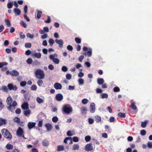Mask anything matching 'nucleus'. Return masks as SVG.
Listing matches in <instances>:
<instances>
[{"instance_id": "1", "label": "nucleus", "mask_w": 152, "mask_h": 152, "mask_svg": "<svg viewBox=\"0 0 152 152\" xmlns=\"http://www.w3.org/2000/svg\"><path fill=\"white\" fill-rule=\"evenodd\" d=\"M36 78L39 79H43L45 78V74L44 71L42 69H38L35 72Z\"/></svg>"}, {"instance_id": "2", "label": "nucleus", "mask_w": 152, "mask_h": 152, "mask_svg": "<svg viewBox=\"0 0 152 152\" xmlns=\"http://www.w3.org/2000/svg\"><path fill=\"white\" fill-rule=\"evenodd\" d=\"M1 132L4 136L8 140H10L12 138V135L8 130L3 129L1 130Z\"/></svg>"}, {"instance_id": "3", "label": "nucleus", "mask_w": 152, "mask_h": 152, "mask_svg": "<svg viewBox=\"0 0 152 152\" xmlns=\"http://www.w3.org/2000/svg\"><path fill=\"white\" fill-rule=\"evenodd\" d=\"M63 112L66 114H69L72 111V107L69 105L66 104L64 105L62 107Z\"/></svg>"}, {"instance_id": "4", "label": "nucleus", "mask_w": 152, "mask_h": 152, "mask_svg": "<svg viewBox=\"0 0 152 152\" xmlns=\"http://www.w3.org/2000/svg\"><path fill=\"white\" fill-rule=\"evenodd\" d=\"M17 105V103L16 101H14L11 104H7V107L9 111L13 112L15 109V107Z\"/></svg>"}, {"instance_id": "5", "label": "nucleus", "mask_w": 152, "mask_h": 152, "mask_svg": "<svg viewBox=\"0 0 152 152\" xmlns=\"http://www.w3.org/2000/svg\"><path fill=\"white\" fill-rule=\"evenodd\" d=\"M57 55L56 54H54V55H51L50 56V58L53 60V62L56 64H58L59 62V59L57 58H54V57H57Z\"/></svg>"}, {"instance_id": "6", "label": "nucleus", "mask_w": 152, "mask_h": 152, "mask_svg": "<svg viewBox=\"0 0 152 152\" xmlns=\"http://www.w3.org/2000/svg\"><path fill=\"white\" fill-rule=\"evenodd\" d=\"M16 134L18 136L21 137L24 134L23 130L20 127H19L17 131Z\"/></svg>"}, {"instance_id": "7", "label": "nucleus", "mask_w": 152, "mask_h": 152, "mask_svg": "<svg viewBox=\"0 0 152 152\" xmlns=\"http://www.w3.org/2000/svg\"><path fill=\"white\" fill-rule=\"evenodd\" d=\"M7 87L8 89L10 90H13L16 91L18 89V88L16 86H14L11 83H9L8 84Z\"/></svg>"}, {"instance_id": "8", "label": "nucleus", "mask_w": 152, "mask_h": 152, "mask_svg": "<svg viewBox=\"0 0 152 152\" xmlns=\"http://www.w3.org/2000/svg\"><path fill=\"white\" fill-rule=\"evenodd\" d=\"M93 149V147L91 144H88L86 145L85 150L87 151H91Z\"/></svg>"}, {"instance_id": "9", "label": "nucleus", "mask_w": 152, "mask_h": 152, "mask_svg": "<svg viewBox=\"0 0 152 152\" xmlns=\"http://www.w3.org/2000/svg\"><path fill=\"white\" fill-rule=\"evenodd\" d=\"M55 42L57 44H58L60 48H62L64 44L63 41L61 39L59 40L56 39L55 40Z\"/></svg>"}, {"instance_id": "10", "label": "nucleus", "mask_w": 152, "mask_h": 152, "mask_svg": "<svg viewBox=\"0 0 152 152\" xmlns=\"http://www.w3.org/2000/svg\"><path fill=\"white\" fill-rule=\"evenodd\" d=\"M55 98L57 101H60L63 99V96L62 94H58L56 95Z\"/></svg>"}, {"instance_id": "11", "label": "nucleus", "mask_w": 152, "mask_h": 152, "mask_svg": "<svg viewBox=\"0 0 152 152\" xmlns=\"http://www.w3.org/2000/svg\"><path fill=\"white\" fill-rule=\"evenodd\" d=\"M54 87L56 90L61 89L62 86L59 83H55L54 85Z\"/></svg>"}, {"instance_id": "12", "label": "nucleus", "mask_w": 152, "mask_h": 152, "mask_svg": "<svg viewBox=\"0 0 152 152\" xmlns=\"http://www.w3.org/2000/svg\"><path fill=\"white\" fill-rule=\"evenodd\" d=\"M13 12L17 16L19 15L21 13V11L20 9L18 8H15L13 10Z\"/></svg>"}, {"instance_id": "13", "label": "nucleus", "mask_w": 152, "mask_h": 152, "mask_svg": "<svg viewBox=\"0 0 152 152\" xmlns=\"http://www.w3.org/2000/svg\"><path fill=\"white\" fill-rule=\"evenodd\" d=\"M10 74L12 76H17L19 75V72L16 70H12L10 72Z\"/></svg>"}, {"instance_id": "14", "label": "nucleus", "mask_w": 152, "mask_h": 152, "mask_svg": "<svg viewBox=\"0 0 152 152\" xmlns=\"http://www.w3.org/2000/svg\"><path fill=\"white\" fill-rule=\"evenodd\" d=\"M36 125V123L32 122H29L27 124L28 126L29 129H32Z\"/></svg>"}, {"instance_id": "15", "label": "nucleus", "mask_w": 152, "mask_h": 152, "mask_svg": "<svg viewBox=\"0 0 152 152\" xmlns=\"http://www.w3.org/2000/svg\"><path fill=\"white\" fill-rule=\"evenodd\" d=\"M95 104L92 103L90 104V112L91 113H94L95 112Z\"/></svg>"}, {"instance_id": "16", "label": "nucleus", "mask_w": 152, "mask_h": 152, "mask_svg": "<svg viewBox=\"0 0 152 152\" xmlns=\"http://www.w3.org/2000/svg\"><path fill=\"white\" fill-rule=\"evenodd\" d=\"M7 123L6 120L4 119L0 118V126L6 125Z\"/></svg>"}, {"instance_id": "17", "label": "nucleus", "mask_w": 152, "mask_h": 152, "mask_svg": "<svg viewBox=\"0 0 152 152\" xmlns=\"http://www.w3.org/2000/svg\"><path fill=\"white\" fill-rule=\"evenodd\" d=\"M23 110L28 109V105L27 102H24L21 106Z\"/></svg>"}, {"instance_id": "18", "label": "nucleus", "mask_w": 152, "mask_h": 152, "mask_svg": "<svg viewBox=\"0 0 152 152\" xmlns=\"http://www.w3.org/2000/svg\"><path fill=\"white\" fill-rule=\"evenodd\" d=\"M45 126L47 128L48 131H51L52 128V125L50 124H46Z\"/></svg>"}, {"instance_id": "19", "label": "nucleus", "mask_w": 152, "mask_h": 152, "mask_svg": "<svg viewBox=\"0 0 152 152\" xmlns=\"http://www.w3.org/2000/svg\"><path fill=\"white\" fill-rule=\"evenodd\" d=\"M118 116L120 118H124L126 117V115L125 113L119 112L118 114Z\"/></svg>"}, {"instance_id": "20", "label": "nucleus", "mask_w": 152, "mask_h": 152, "mask_svg": "<svg viewBox=\"0 0 152 152\" xmlns=\"http://www.w3.org/2000/svg\"><path fill=\"white\" fill-rule=\"evenodd\" d=\"M130 107L133 110H136L137 109V107L135 105L134 102H132L131 103Z\"/></svg>"}, {"instance_id": "21", "label": "nucleus", "mask_w": 152, "mask_h": 152, "mask_svg": "<svg viewBox=\"0 0 152 152\" xmlns=\"http://www.w3.org/2000/svg\"><path fill=\"white\" fill-rule=\"evenodd\" d=\"M97 81L98 83L100 85L103 84L104 82V80L102 78H98Z\"/></svg>"}, {"instance_id": "22", "label": "nucleus", "mask_w": 152, "mask_h": 152, "mask_svg": "<svg viewBox=\"0 0 152 152\" xmlns=\"http://www.w3.org/2000/svg\"><path fill=\"white\" fill-rule=\"evenodd\" d=\"M64 149V146L63 145H58L57 146V151H63Z\"/></svg>"}, {"instance_id": "23", "label": "nucleus", "mask_w": 152, "mask_h": 152, "mask_svg": "<svg viewBox=\"0 0 152 152\" xmlns=\"http://www.w3.org/2000/svg\"><path fill=\"white\" fill-rule=\"evenodd\" d=\"M42 144L44 146H47L49 145L48 142L47 140H45L43 141L42 142Z\"/></svg>"}, {"instance_id": "24", "label": "nucleus", "mask_w": 152, "mask_h": 152, "mask_svg": "<svg viewBox=\"0 0 152 152\" xmlns=\"http://www.w3.org/2000/svg\"><path fill=\"white\" fill-rule=\"evenodd\" d=\"M95 118L97 123H99L101 121V117L98 115L95 117Z\"/></svg>"}, {"instance_id": "25", "label": "nucleus", "mask_w": 152, "mask_h": 152, "mask_svg": "<svg viewBox=\"0 0 152 152\" xmlns=\"http://www.w3.org/2000/svg\"><path fill=\"white\" fill-rule=\"evenodd\" d=\"M34 56L35 57L37 58H39L41 57V55L40 53H35L34 54Z\"/></svg>"}, {"instance_id": "26", "label": "nucleus", "mask_w": 152, "mask_h": 152, "mask_svg": "<svg viewBox=\"0 0 152 152\" xmlns=\"http://www.w3.org/2000/svg\"><path fill=\"white\" fill-rule=\"evenodd\" d=\"M7 104H12V99L10 96L8 97L7 99Z\"/></svg>"}, {"instance_id": "27", "label": "nucleus", "mask_w": 152, "mask_h": 152, "mask_svg": "<svg viewBox=\"0 0 152 152\" xmlns=\"http://www.w3.org/2000/svg\"><path fill=\"white\" fill-rule=\"evenodd\" d=\"M37 18L38 19H39L41 17V15L42 13V12L41 11H40L39 10H37Z\"/></svg>"}, {"instance_id": "28", "label": "nucleus", "mask_w": 152, "mask_h": 152, "mask_svg": "<svg viewBox=\"0 0 152 152\" xmlns=\"http://www.w3.org/2000/svg\"><path fill=\"white\" fill-rule=\"evenodd\" d=\"M6 148L8 150H11L13 148V146L11 144H8L6 146Z\"/></svg>"}, {"instance_id": "29", "label": "nucleus", "mask_w": 152, "mask_h": 152, "mask_svg": "<svg viewBox=\"0 0 152 152\" xmlns=\"http://www.w3.org/2000/svg\"><path fill=\"white\" fill-rule=\"evenodd\" d=\"M31 113V111L30 110H25L24 111V114L26 116H27L29 115Z\"/></svg>"}, {"instance_id": "30", "label": "nucleus", "mask_w": 152, "mask_h": 152, "mask_svg": "<svg viewBox=\"0 0 152 152\" xmlns=\"http://www.w3.org/2000/svg\"><path fill=\"white\" fill-rule=\"evenodd\" d=\"M79 148V145L77 144H75L73 146L72 150H77Z\"/></svg>"}, {"instance_id": "31", "label": "nucleus", "mask_w": 152, "mask_h": 152, "mask_svg": "<svg viewBox=\"0 0 152 152\" xmlns=\"http://www.w3.org/2000/svg\"><path fill=\"white\" fill-rule=\"evenodd\" d=\"M36 100L37 102L39 104L42 103L43 102V100L38 97L37 98Z\"/></svg>"}, {"instance_id": "32", "label": "nucleus", "mask_w": 152, "mask_h": 152, "mask_svg": "<svg viewBox=\"0 0 152 152\" xmlns=\"http://www.w3.org/2000/svg\"><path fill=\"white\" fill-rule=\"evenodd\" d=\"M13 6V4L12 2H9L7 4V7L8 8H11Z\"/></svg>"}, {"instance_id": "33", "label": "nucleus", "mask_w": 152, "mask_h": 152, "mask_svg": "<svg viewBox=\"0 0 152 152\" xmlns=\"http://www.w3.org/2000/svg\"><path fill=\"white\" fill-rule=\"evenodd\" d=\"M81 111L82 114H85L87 111V109L86 107H81L80 109Z\"/></svg>"}, {"instance_id": "34", "label": "nucleus", "mask_w": 152, "mask_h": 152, "mask_svg": "<svg viewBox=\"0 0 152 152\" xmlns=\"http://www.w3.org/2000/svg\"><path fill=\"white\" fill-rule=\"evenodd\" d=\"M78 82L80 86L82 85L84 83V81L83 79H79L78 80Z\"/></svg>"}, {"instance_id": "35", "label": "nucleus", "mask_w": 152, "mask_h": 152, "mask_svg": "<svg viewBox=\"0 0 152 152\" xmlns=\"http://www.w3.org/2000/svg\"><path fill=\"white\" fill-rule=\"evenodd\" d=\"M108 97V95L106 93H102L101 95V98L102 99L106 98L107 99Z\"/></svg>"}, {"instance_id": "36", "label": "nucleus", "mask_w": 152, "mask_h": 152, "mask_svg": "<svg viewBox=\"0 0 152 152\" xmlns=\"http://www.w3.org/2000/svg\"><path fill=\"white\" fill-rule=\"evenodd\" d=\"M5 22L7 26L10 27L11 26V23L10 20H5Z\"/></svg>"}, {"instance_id": "37", "label": "nucleus", "mask_w": 152, "mask_h": 152, "mask_svg": "<svg viewBox=\"0 0 152 152\" xmlns=\"http://www.w3.org/2000/svg\"><path fill=\"white\" fill-rule=\"evenodd\" d=\"M14 121L18 124H19L20 122V119L18 117L15 118L14 119Z\"/></svg>"}, {"instance_id": "38", "label": "nucleus", "mask_w": 152, "mask_h": 152, "mask_svg": "<svg viewBox=\"0 0 152 152\" xmlns=\"http://www.w3.org/2000/svg\"><path fill=\"white\" fill-rule=\"evenodd\" d=\"M25 46L26 48H30L31 46V43L27 42L25 43Z\"/></svg>"}, {"instance_id": "39", "label": "nucleus", "mask_w": 152, "mask_h": 152, "mask_svg": "<svg viewBox=\"0 0 152 152\" xmlns=\"http://www.w3.org/2000/svg\"><path fill=\"white\" fill-rule=\"evenodd\" d=\"M87 56L88 57L91 56L92 53V50L91 49H89V50L87 52Z\"/></svg>"}, {"instance_id": "40", "label": "nucleus", "mask_w": 152, "mask_h": 152, "mask_svg": "<svg viewBox=\"0 0 152 152\" xmlns=\"http://www.w3.org/2000/svg\"><path fill=\"white\" fill-rule=\"evenodd\" d=\"M147 124V121L142 122L141 124V126L142 128H145Z\"/></svg>"}, {"instance_id": "41", "label": "nucleus", "mask_w": 152, "mask_h": 152, "mask_svg": "<svg viewBox=\"0 0 152 152\" xmlns=\"http://www.w3.org/2000/svg\"><path fill=\"white\" fill-rule=\"evenodd\" d=\"M75 42L78 44H79L81 42V39L78 37H76L75 38Z\"/></svg>"}, {"instance_id": "42", "label": "nucleus", "mask_w": 152, "mask_h": 152, "mask_svg": "<svg viewBox=\"0 0 152 152\" xmlns=\"http://www.w3.org/2000/svg\"><path fill=\"white\" fill-rule=\"evenodd\" d=\"M1 89L4 91H5L6 92H8V89L7 88L6 86H3L1 87Z\"/></svg>"}, {"instance_id": "43", "label": "nucleus", "mask_w": 152, "mask_h": 152, "mask_svg": "<svg viewBox=\"0 0 152 152\" xmlns=\"http://www.w3.org/2000/svg\"><path fill=\"white\" fill-rule=\"evenodd\" d=\"M26 36L27 37L31 39H33L34 37L33 34H31L30 33H28L27 34Z\"/></svg>"}, {"instance_id": "44", "label": "nucleus", "mask_w": 152, "mask_h": 152, "mask_svg": "<svg viewBox=\"0 0 152 152\" xmlns=\"http://www.w3.org/2000/svg\"><path fill=\"white\" fill-rule=\"evenodd\" d=\"M85 139L86 142H88L90 140L91 137L90 136L88 135L85 137Z\"/></svg>"}, {"instance_id": "45", "label": "nucleus", "mask_w": 152, "mask_h": 152, "mask_svg": "<svg viewBox=\"0 0 152 152\" xmlns=\"http://www.w3.org/2000/svg\"><path fill=\"white\" fill-rule=\"evenodd\" d=\"M146 134V131L145 130L143 129L141 131L140 134L142 136H144Z\"/></svg>"}, {"instance_id": "46", "label": "nucleus", "mask_w": 152, "mask_h": 152, "mask_svg": "<svg viewBox=\"0 0 152 152\" xmlns=\"http://www.w3.org/2000/svg\"><path fill=\"white\" fill-rule=\"evenodd\" d=\"M72 140L74 142H77L79 141V138L77 137H74L72 138Z\"/></svg>"}, {"instance_id": "47", "label": "nucleus", "mask_w": 152, "mask_h": 152, "mask_svg": "<svg viewBox=\"0 0 152 152\" xmlns=\"http://www.w3.org/2000/svg\"><path fill=\"white\" fill-rule=\"evenodd\" d=\"M58 120V118L56 116L53 117L52 119V121L54 122H56Z\"/></svg>"}, {"instance_id": "48", "label": "nucleus", "mask_w": 152, "mask_h": 152, "mask_svg": "<svg viewBox=\"0 0 152 152\" xmlns=\"http://www.w3.org/2000/svg\"><path fill=\"white\" fill-rule=\"evenodd\" d=\"M113 90L115 92H118L120 91V89L118 87H115L114 88Z\"/></svg>"}, {"instance_id": "49", "label": "nucleus", "mask_w": 152, "mask_h": 152, "mask_svg": "<svg viewBox=\"0 0 152 152\" xmlns=\"http://www.w3.org/2000/svg\"><path fill=\"white\" fill-rule=\"evenodd\" d=\"M7 63L5 62H0V68L4 66L7 65Z\"/></svg>"}, {"instance_id": "50", "label": "nucleus", "mask_w": 152, "mask_h": 152, "mask_svg": "<svg viewBox=\"0 0 152 152\" xmlns=\"http://www.w3.org/2000/svg\"><path fill=\"white\" fill-rule=\"evenodd\" d=\"M43 83V82L41 80H39L37 82V83L38 85L40 86H41Z\"/></svg>"}, {"instance_id": "51", "label": "nucleus", "mask_w": 152, "mask_h": 152, "mask_svg": "<svg viewBox=\"0 0 152 152\" xmlns=\"http://www.w3.org/2000/svg\"><path fill=\"white\" fill-rule=\"evenodd\" d=\"M88 100L86 99H83L82 101V103L83 104H86L88 102Z\"/></svg>"}, {"instance_id": "52", "label": "nucleus", "mask_w": 152, "mask_h": 152, "mask_svg": "<svg viewBox=\"0 0 152 152\" xmlns=\"http://www.w3.org/2000/svg\"><path fill=\"white\" fill-rule=\"evenodd\" d=\"M26 62L28 64H31L32 63L33 61L31 58H29L27 59Z\"/></svg>"}, {"instance_id": "53", "label": "nucleus", "mask_w": 152, "mask_h": 152, "mask_svg": "<svg viewBox=\"0 0 152 152\" xmlns=\"http://www.w3.org/2000/svg\"><path fill=\"white\" fill-rule=\"evenodd\" d=\"M4 107V105L3 103L2 100L0 98V108L2 109Z\"/></svg>"}, {"instance_id": "54", "label": "nucleus", "mask_w": 152, "mask_h": 152, "mask_svg": "<svg viewBox=\"0 0 152 152\" xmlns=\"http://www.w3.org/2000/svg\"><path fill=\"white\" fill-rule=\"evenodd\" d=\"M26 84V81H22L20 83V85L21 86L24 87Z\"/></svg>"}, {"instance_id": "55", "label": "nucleus", "mask_w": 152, "mask_h": 152, "mask_svg": "<svg viewBox=\"0 0 152 152\" xmlns=\"http://www.w3.org/2000/svg\"><path fill=\"white\" fill-rule=\"evenodd\" d=\"M20 23L24 28L27 27V25L26 23L23 21L21 20L20 22Z\"/></svg>"}, {"instance_id": "56", "label": "nucleus", "mask_w": 152, "mask_h": 152, "mask_svg": "<svg viewBox=\"0 0 152 152\" xmlns=\"http://www.w3.org/2000/svg\"><path fill=\"white\" fill-rule=\"evenodd\" d=\"M49 42L50 45H52L54 43V41L53 39L50 38L49 40Z\"/></svg>"}, {"instance_id": "57", "label": "nucleus", "mask_w": 152, "mask_h": 152, "mask_svg": "<svg viewBox=\"0 0 152 152\" xmlns=\"http://www.w3.org/2000/svg\"><path fill=\"white\" fill-rule=\"evenodd\" d=\"M45 22L47 23H49L51 22L50 18L49 16H48L47 20H45Z\"/></svg>"}, {"instance_id": "58", "label": "nucleus", "mask_w": 152, "mask_h": 152, "mask_svg": "<svg viewBox=\"0 0 152 152\" xmlns=\"http://www.w3.org/2000/svg\"><path fill=\"white\" fill-rule=\"evenodd\" d=\"M61 69L63 71L66 72L67 71L68 68L66 66H63L62 67Z\"/></svg>"}, {"instance_id": "59", "label": "nucleus", "mask_w": 152, "mask_h": 152, "mask_svg": "<svg viewBox=\"0 0 152 152\" xmlns=\"http://www.w3.org/2000/svg\"><path fill=\"white\" fill-rule=\"evenodd\" d=\"M15 112L16 114H20L21 112V110L20 108H17L15 110Z\"/></svg>"}, {"instance_id": "60", "label": "nucleus", "mask_w": 152, "mask_h": 152, "mask_svg": "<svg viewBox=\"0 0 152 152\" xmlns=\"http://www.w3.org/2000/svg\"><path fill=\"white\" fill-rule=\"evenodd\" d=\"M31 89L32 90L35 91L37 89V86L36 85H33L31 87Z\"/></svg>"}, {"instance_id": "61", "label": "nucleus", "mask_w": 152, "mask_h": 152, "mask_svg": "<svg viewBox=\"0 0 152 152\" xmlns=\"http://www.w3.org/2000/svg\"><path fill=\"white\" fill-rule=\"evenodd\" d=\"M67 135L69 136H71L73 135L72 132L71 131L69 130L67 132Z\"/></svg>"}, {"instance_id": "62", "label": "nucleus", "mask_w": 152, "mask_h": 152, "mask_svg": "<svg viewBox=\"0 0 152 152\" xmlns=\"http://www.w3.org/2000/svg\"><path fill=\"white\" fill-rule=\"evenodd\" d=\"M33 64L37 66L38 65H40V63L39 61H38L37 60H36L34 61Z\"/></svg>"}, {"instance_id": "63", "label": "nucleus", "mask_w": 152, "mask_h": 152, "mask_svg": "<svg viewBox=\"0 0 152 152\" xmlns=\"http://www.w3.org/2000/svg\"><path fill=\"white\" fill-rule=\"evenodd\" d=\"M66 76V78L68 80H70L72 77L71 75L69 74H67Z\"/></svg>"}, {"instance_id": "64", "label": "nucleus", "mask_w": 152, "mask_h": 152, "mask_svg": "<svg viewBox=\"0 0 152 152\" xmlns=\"http://www.w3.org/2000/svg\"><path fill=\"white\" fill-rule=\"evenodd\" d=\"M67 49L70 50L72 51L73 50V48L72 46L71 45H68L67 47Z\"/></svg>"}]
</instances>
